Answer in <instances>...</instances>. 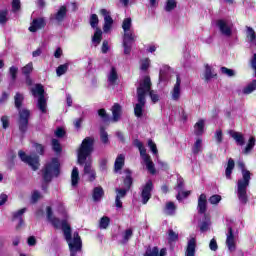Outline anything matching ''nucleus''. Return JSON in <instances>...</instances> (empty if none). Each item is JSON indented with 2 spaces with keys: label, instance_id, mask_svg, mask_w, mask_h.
<instances>
[{
  "label": "nucleus",
  "instance_id": "obj_63",
  "mask_svg": "<svg viewBox=\"0 0 256 256\" xmlns=\"http://www.w3.org/2000/svg\"><path fill=\"white\" fill-rule=\"evenodd\" d=\"M32 203H37V201H39V199H41V194L39 193V191L35 190L33 193H32Z\"/></svg>",
  "mask_w": 256,
  "mask_h": 256
},
{
  "label": "nucleus",
  "instance_id": "obj_22",
  "mask_svg": "<svg viewBox=\"0 0 256 256\" xmlns=\"http://www.w3.org/2000/svg\"><path fill=\"white\" fill-rule=\"evenodd\" d=\"M196 249H197V240L195 238H191L187 243L185 256H195Z\"/></svg>",
  "mask_w": 256,
  "mask_h": 256
},
{
  "label": "nucleus",
  "instance_id": "obj_11",
  "mask_svg": "<svg viewBox=\"0 0 256 256\" xmlns=\"http://www.w3.org/2000/svg\"><path fill=\"white\" fill-rule=\"evenodd\" d=\"M67 18V6H60L56 13L50 16L51 21H55L56 23H63Z\"/></svg>",
  "mask_w": 256,
  "mask_h": 256
},
{
  "label": "nucleus",
  "instance_id": "obj_53",
  "mask_svg": "<svg viewBox=\"0 0 256 256\" xmlns=\"http://www.w3.org/2000/svg\"><path fill=\"white\" fill-rule=\"evenodd\" d=\"M128 191L129 190H127V188H117L116 189V193H117L116 197H119V199H123L124 197L127 196Z\"/></svg>",
  "mask_w": 256,
  "mask_h": 256
},
{
  "label": "nucleus",
  "instance_id": "obj_50",
  "mask_svg": "<svg viewBox=\"0 0 256 256\" xmlns=\"http://www.w3.org/2000/svg\"><path fill=\"white\" fill-rule=\"evenodd\" d=\"M90 25L92 29H97V25H99V17L97 14H92L90 17Z\"/></svg>",
  "mask_w": 256,
  "mask_h": 256
},
{
  "label": "nucleus",
  "instance_id": "obj_19",
  "mask_svg": "<svg viewBox=\"0 0 256 256\" xmlns=\"http://www.w3.org/2000/svg\"><path fill=\"white\" fill-rule=\"evenodd\" d=\"M145 97H138V103L134 107V115L135 117L141 118L143 117V107H145Z\"/></svg>",
  "mask_w": 256,
  "mask_h": 256
},
{
  "label": "nucleus",
  "instance_id": "obj_46",
  "mask_svg": "<svg viewBox=\"0 0 256 256\" xmlns=\"http://www.w3.org/2000/svg\"><path fill=\"white\" fill-rule=\"evenodd\" d=\"M100 141L104 143V145H107V143H109V134H107V131H105L104 128H101L100 130Z\"/></svg>",
  "mask_w": 256,
  "mask_h": 256
},
{
  "label": "nucleus",
  "instance_id": "obj_51",
  "mask_svg": "<svg viewBox=\"0 0 256 256\" xmlns=\"http://www.w3.org/2000/svg\"><path fill=\"white\" fill-rule=\"evenodd\" d=\"M176 209H177V206H175V203L168 202L166 204V210L168 211V215H175Z\"/></svg>",
  "mask_w": 256,
  "mask_h": 256
},
{
  "label": "nucleus",
  "instance_id": "obj_1",
  "mask_svg": "<svg viewBox=\"0 0 256 256\" xmlns=\"http://www.w3.org/2000/svg\"><path fill=\"white\" fill-rule=\"evenodd\" d=\"M46 213L47 219L51 222L54 229H61L62 227L65 240L68 243L70 256H77L78 251L83 249V241L81 240V236H79V232L72 234L71 225H69L67 219L60 220L53 216V208L51 206H47Z\"/></svg>",
  "mask_w": 256,
  "mask_h": 256
},
{
  "label": "nucleus",
  "instance_id": "obj_62",
  "mask_svg": "<svg viewBox=\"0 0 256 256\" xmlns=\"http://www.w3.org/2000/svg\"><path fill=\"white\" fill-rule=\"evenodd\" d=\"M65 129L63 128H57L55 131V135L59 138V139H63V137H65Z\"/></svg>",
  "mask_w": 256,
  "mask_h": 256
},
{
  "label": "nucleus",
  "instance_id": "obj_42",
  "mask_svg": "<svg viewBox=\"0 0 256 256\" xmlns=\"http://www.w3.org/2000/svg\"><path fill=\"white\" fill-rule=\"evenodd\" d=\"M69 70V64H62L56 69V75L57 77H61L62 75H65L67 71Z\"/></svg>",
  "mask_w": 256,
  "mask_h": 256
},
{
  "label": "nucleus",
  "instance_id": "obj_64",
  "mask_svg": "<svg viewBox=\"0 0 256 256\" xmlns=\"http://www.w3.org/2000/svg\"><path fill=\"white\" fill-rule=\"evenodd\" d=\"M2 127L3 129H8L9 127V117L8 116H2L1 117Z\"/></svg>",
  "mask_w": 256,
  "mask_h": 256
},
{
  "label": "nucleus",
  "instance_id": "obj_49",
  "mask_svg": "<svg viewBox=\"0 0 256 256\" xmlns=\"http://www.w3.org/2000/svg\"><path fill=\"white\" fill-rule=\"evenodd\" d=\"M177 7V1L175 0H167L166 6H165V11H173Z\"/></svg>",
  "mask_w": 256,
  "mask_h": 256
},
{
  "label": "nucleus",
  "instance_id": "obj_56",
  "mask_svg": "<svg viewBox=\"0 0 256 256\" xmlns=\"http://www.w3.org/2000/svg\"><path fill=\"white\" fill-rule=\"evenodd\" d=\"M215 139H216V143L218 145H221V143H223V131L222 130H217L215 132V135H214Z\"/></svg>",
  "mask_w": 256,
  "mask_h": 256
},
{
  "label": "nucleus",
  "instance_id": "obj_17",
  "mask_svg": "<svg viewBox=\"0 0 256 256\" xmlns=\"http://www.w3.org/2000/svg\"><path fill=\"white\" fill-rule=\"evenodd\" d=\"M112 121H114V123H117L118 121H120L121 119V115H123V108L120 106L119 103H115L112 108Z\"/></svg>",
  "mask_w": 256,
  "mask_h": 256
},
{
  "label": "nucleus",
  "instance_id": "obj_28",
  "mask_svg": "<svg viewBox=\"0 0 256 256\" xmlns=\"http://www.w3.org/2000/svg\"><path fill=\"white\" fill-rule=\"evenodd\" d=\"M167 255V250L165 248H162L159 252V248L157 246L153 247L152 250H146L144 253V256H165Z\"/></svg>",
  "mask_w": 256,
  "mask_h": 256
},
{
  "label": "nucleus",
  "instance_id": "obj_5",
  "mask_svg": "<svg viewBox=\"0 0 256 256\" xmlns=\"http://www.w3.org/2000/svg\"><path fill=\"white\" fill-rule=\"evenodd\" d=\"M61 175V162L59 158L54 157L50 162L46 163L42 170V177L44 183H51L53 177H59Z\"/></svg>",
  "mask_w": 256,
  "mask_h": 256
},
{
  "label": "nucleus",
  "instance_id": "obj_8",
  "mask_svg": "<svg viewBox=\"0 0 256 256\" xmlns=\"http://www.w3.org/2000/svg\"><path fill=\"white\" fill-rule=\"evenodd\" d=\"M154 189L153 180H148L145 185L142 186V191L140 197L142 199V204L147 205L149 203V199L152 197V192Z\"/></svg>",
  "mask_w": 256,
  "mask_h": 256
},
{
  "label": "nucleus",
  "instance_id": "obj_59",
  "mask_svg": "<svg viewBox=\"0 0 256 256\" xmlns=\"http://www.w3.org/2000/svg\"><path fill=\"white\" fill-rule=\"evenodd\" d=\"M149 65H150V60L149 58H146L141 61L140 69L142 71H147L149 69Z\"/></svg>",
  "mask_w": 256,
  "mask_h": 256
},
{
  "label": "nucleus",
  "instance_id": "obj_52",
  "mask_svg": "<svg viewBox=\"0 0 256 256\" xmlns=\"http://www.w3.org/2000/svg\"><path fill=\"white\" fill-rule=\"evenodd\" d=\"M33 71V62L28 63L26 66L22 68L23 75L29 76L30 73Z\"/></svg>",
  "mask_w": 256,
  "mask_h": 256
},
{
  "label": "nucleus",
  "instance_id": "obj_61",
  "mask_svg": "<svg viewBox=\"0 0 256 256\" xmlns=\"http://www.w3.org/2000/svg\"><path fill=\"white\" fill-rule=\"evenodd\" d=\"M209 247L211 251H217L219 249V246L217 245V240L215 238H212L210 240Z\"/></svg>",
  "mask_w": 256,
  "mask_h": 256
},
{
  "label": "nucleus",
  "instance_id": "obj_21",
  "mask_svg": "<svg viewBox=\"0 0 256 256\" xmlns=\"http://www.w3.org/2000/svg\"><path fill=\"white\" fill-rule=\"evenodd\" d=\"M135 39H137V37H126L123 38V48H124V55H131V49H132V45L133 43H135Z\"/></svg>",
  "mask_w": 256,
  "mask_h": 256
},
{
  "label": "nucleus",
  "instance_id": "obj_35",
  "mask_svg": "<svg viewBox=\"0 0 256 256\" xmlns=\"http://www.w3.org/2000/svg\"><path fill=\"white\" fill-rule=\"evenodd\" d=\"M103 39V31H101L100 28H96V31L92 37V43L97 47L99 43H101V40Z\"/></svg>",
  "mask_w": 256,
  "mask_h": 256
},
{
  "label": "nucleus",
  "instance_id": "obj_2",
  "mask_svg": "<svg viewBox=\"0 0 256 256\" xmlns=\"http://www.w3.org/2000/svg\"><path fill=\"white\" fill-rule=\"evenodd\" d=\"M93 151H95V137L88 136L82 140L78 151H77V161L78 165H84V174H90L93 167V160H91V155H93ZM88 158V159H87Z\"/></svg>",
  "mask_w": 256,
  "mask_h": 256
},
{
  "label": "nucleus",
  "instance_id": "obj_18",
  "mask_svg": "<svg viewBox=\"0 0 256 256\" xmlns=\"http://www.w3.org/2000/svg\"><path fill=\"white\" fill-rule=\"evenodd\" d=\"M45 25L46 23L44 18H36L32 21L31 26L29 27V31H31V33H35L39 31V29H43Z\"/></svg>",
  "mask_w": 256,
  "mask_h": 256
},
{
  "label": "nucleus",
  "instance_id": "obj_6",
  "mask_svg": "<svg viewBox=\"0 0 256 256\" xmlns=\"http://www.w3.org/2000/svg\"><path fill=\"white\" fill-rule=\"evenodd\" d=\"M138 97H155V92L151 90V77L144 76L140 80L139 87L137 88Z\"/></svg>",
  "mask_w": 256,
  "mask_h": 256
},
{
  "label": "nucleus",
  "instance_id": "obj_39",
  "mask_svg": "<svg viewBox=\"0 0 256 256\" xmlns=\"http://www.w3.org/2000/svg\"><path fill=\"white\" fill-rule=\"evenodd\" d=\"M203 145V140L201 139V138H198L196 141H195V143H194V145H193V147H192V153L194 154V155H199V152L201 151V149H202V146Z\"/></svg>",
  "mask_w": 256,
  "mask_h": 256
},
{
  "label": "nucleus",
  "instance_id": "obj_41",
  "mask_svg": "<svg viewBox=\"0 0 256 256\" xmlns=\"http://www.w3.org/2000/svg\"><path fill=\"white\" fill-rule=\"evenodd\" d=\"M256 90V80H253L250 84H248L244 89L243 93L244 95H251L253 91Z\"/></svg>",
  "mask_w": 256,
  "mask_h": 256
},
{
  "label": "nucleus",
  "instance_id": "obj_58",
  "mask_svg": "<svg viewBox=\"0 0 256 256\" xmlns=\"http://www.w3.org/2000/svg\"><path fill=\"white\" fill-rule=\"evenodd\" d=\"M148 147L150 148L154 155H157V153L159 152L157 150V144H155V142H153L151 139L148 140Z\"/></svg>",
  "mask_w": 256,
  "mask_h": 256
},
{
  "label": "nucleus",
  "instance_id": "obj_37",
  "mask_svg": "<svg viewBox=\"0 0 256 256\" xmlns=\"http://www.w3.org/2000/svg\"><path fill=\"white\" fill-rule=\"evenodd\" d=\"M181 95V78L177 76L176 84L174 85L172 97H179Z\"/></svg>",
  "mask_w": 256,
  "mask_h": 256
},
{
  "label": "nucleus",
  "instance_id": "obj_30",
  "mask_svg": "<svg viewBox=\"0 0 256 256\" xmlns=\"http://www.w3.org/2000/svg\"><path fill=\"white\" fill-rule=\"evenodd\" d=\"M170 69H171V67H169L168 65H165L160 69L159 83H165V81H167V79L169 78V70Z\"/></svg>",
  "mask_w": 256,
  "mask_h": 256
},
{
  "label": "nucleus",
  "instance_id": "obj_9",
  "mask_svg": "<svg viewBox=\"0 0 256 256\" xmlns=\"http://www.w3.org/2000/svg\"><path fill=\"white\" fill-rule=\"evenodd\" d=\"M100 14L104 17V33H111V29H113V18L111 17V12L107 9H101Z\"/></svg>",
  "mask_w": 256,
  "mask_h": 256
},
{
  "label": "nucleus",
  "instance_id": "obj_25",
  "mask_svg": "<svg viewBox=\"0 0 256 256\" xmlns=\"http://www.w3.org/2000/svg\"><path fill=\"white\" fill-rule=\"evenodd\" d=\"M246 41L250 43V45H256V33L253 28L250 26H246Z\"/></svg>",
  "mask_w": 256,
  "mask_h": 256
},
{
  "label": "nucleus",
  "instance_id": "obj_45",
  "mask_svg": "<svg viewBox=\"0 0 256 256\" xmlns=\"http://www.w3.org/2000/svg\"><path fill=\"white\" fill-rule=\"evenodd\" d=\"M135 145L139 149L141 157H145L147 155V149L143 146V142L135 140Z\"/></svg>",
  "mask_w": 256,
  "mask_h": 256
},
{
  "label": "nucleus",
  "instance_id": "obj_14",
  "mask_svg": "<svg viewBox=\"0 0 256 256\" xmlns=\"http://www.w3.org/2000/svg\"><path fill=\"white\" fill-rule=\"evenodd\" d=\"M125 177H123V185L127 191H131V187H133V172L131 169L124 170Z\"/></svg>",
  "mask_w": 256,
  "mask_h": 256
},
{
  "label": "nucleus",
  "instance_id": "obj_7",
  "mask_svg": "<svg viewBox=\"0 0 256 256\" xmlns=\"http://www.w3.org/2000/svg\"><path fill=\"white\" fill-rule=\"evenodd\" d=\"M18 156L20 157L21 161L23 163H27V165H29L33 171H37L39 169V166L41 165L39 163V156H29L23 150H19Z\"/></svg>",
  "mask_w": 256,
  "mask_h": 256
},
{
  "label": "nucleus",
  "instance_id": "obj_31",
  "mask_svg": "<svg viewBox=\"0 0 256 256\" xmlns=\"http://www.w3.org/2000/svg\"><path fill=\"white\" fill-rule=\"evenodd\" d=\"M124 166H125V156L123 154H120L117 156L114 162V171L117 173V171H121V169H123Z\"/></svg>",
  "mask_w": 256,
  "mask_h": 256
},
{
  "label": "nucleus",
  "instance_id": "obj_13",
  "mask_svg": "<svg viewBox=\"0 0 256 256\" xmlns=\"http://www.w3.org/2000/svg\"><path fill=\"white\" fill-rule=\"evenodd\" d=\"M27 211V208H21L20 210L13 212L12 221L19 219V222L16 226V231H19L23 225H25V220H23V214Z\"/></svg>",
  "mask_w": 256,
  "mask_h": 256
},
{
  "label": "nucleus",
  "instance_id": "obj_20",
  "mask_svg": "<svg viewBox=\"0 0 256 256\" xmlns=\"http://www.w3.org/2000/svg\"><path fill=\"white\" fill-rule=\"evenodd\" d=\"M229 135L230 137H232V139H234L236 145H239L240 147H243V145H245V136H243V133L230 130Z\"/></svg>",
  "mask_w": 256,
  "mask_h": 256
},
{
  "label": "nucleus",
  "instance_id": "obj_36",
  "mask_svg": "<svg viewBox=\"0 0 256 256\" xmlns=\"http://www.w3.org/2000/svg\"><path fill=\"white\" fill-rule=\"evenodd\" d=\"M37 107L41 111V113H47V98L39 97Z\"/></svg>",
  "mask_w": 256,
  "mask_h": 256
},
{
  "label": "nucleus",
  "instance_id": "obj_12",
  "mask_svg": "<svg viewBox=\"0 0 256 256\" xmlns=\"http://www.w3.org/2000/svg\"><path fill=\"white\" fill-rule=\"evenodd\" d=\"M131 27H133L131 18H125L122 23V29L124 31L123 38L137 37V36H135V33L133 32V29H131Z\"/></svg>",
  "mask_w": 256,
  "mask_h": 256
},
{
  "label": "nucleus",
  "instance_id": "obj_26",
  "mask_svg": "<svg viewBox=\"0 0 256 256\" xmlns=\"http://www.w3.org/2000/svg\"><path fill=\"white\" fill-rule=\"evenodd\" d=\"M104 195L105 191L103 190V187L98 186L93 189L92 199L95 203H99V201L103 199Z\"/></svg>",
  "mask_w": 256,
  "mask_h": 256
},
{
  "label": "nucleus",
  "instance_id": "obj_57",
  "mask_svg": "<svg viewBox=\"0 0 256 256\" xmlns=\"http://www.w3.org/2000/svg\"><path fill=\"white\" fill-rule=\"evenodd\" d=\"M98 115L103 121H109V114H107V111L104 108L98 110Z\"/></svg>",
  "mask_w": 256,
  "mask_h": 256
},
{
  "label": "nucleus",
  "instance_id": "obj_34",
  "mask_svg": "<svg viewBox=\"0 0 256 256\" xmlns=\"http://www.w3.org/2000/svg\"><path fill=\"white\" fill-rule=\"evenodd\" d=\"M79 168L74 167L72 169V173H71V185L72 187H77V185H79Z\"/></svg>",
  "mask_w": 256,
  "mask_h": 256
},
{
  "label": "nucleus",
  "instance_id": "obj_29",
  "mask_svg": "<svg viewBox=\"0 0 256 256\" xmlns=\"http://www.w3.org/2000/svg\"><path fill=\"white\" fill-rule=\"evenodd\" d=\"M235 169V160L233 158L228 159L227 166L225 169V177L228 180H231L233 175V170Z\"/></svg>",
  "mask_w": 256,
  "mask_h": 256
},
{
  "label": "nucleus",
  "instance_id": "obj_60",
  "mask_svg": "<svg viewBox=\"0 0 256 256\" xmlns=\"http://www.w3.org/2000/svg\"><path fill=\"white\" fill-rule=\"evenodd\" d=\"M7 10H2L0 12V23L1 25H5L7 23Z\"/></svg>",
  "mask_w": 256,
  "mask_h": 256
},
{
  "label": "nucleus",
  "instance_id": "obj_16",
  "mask_svg": "<svg viewBox=\"0 0 256 256\" xmlns=\"http://www.w3.org/2000/svg\"><path fill=\"white\" fill-rule=\"evenodd\" d=\"M197 209L199 215H205L207 213V195L201 194L199 196Z\"/></svg>",
  "mask_w": 256,
  "mask_h": 256
},
{
  "label": "nucleus",
  "instance_id": "obj_48",
  "mask_svg": "<svg viewBox=\"0 0 256 256\" xmlns=\"http://www.w3.org/2000/svg\"><path fill=\"white\" fill-rule=\"evenodd\" d=\"M131 237H133V229H126L123 235L122 243H129V239H131Z\"/></svg>",
  "mask_w": 256,
  "mask_h": 256
},
{
  "label": "nucleus",
  "instance_id": "obj_40",
  "mask_svg": "<svg viewBox=\"0 0 256 256\" xmlns=\"http://www.w3.org/2000/svg\"><path fill=\"white\" fill-rule=\"evenodd\" d=\"M179 241V233L174 232L173 229L168 230V243H176Z\"/></svg>",
  "mask_w": 256,
  "mask_h": 256
},
{
  "label": "nucleus",
  "instance_id": "obj_27",
  "mask_svg": "<svg viewBox=\"0 0 256 256\" xmlns=\"http://www.w3.org/2000/svg\"><path fill=\"white\" fill-rule=\"evenodd\" d=\"M205 133V120L200 119L194 125V134L196 137H201Z\"/></svg>",
  "mask_w": 256,
  "mask_h": 256
},
{
  "label": "nucleus",
  "instance_id": "obj_55",
  "mask_svg": "<svg viewBox=\"0 0 256 256\" xmlns=\"http://www.w3.org/2000/svg\"><path fill=\"white\" fill-rule=\"evenodd\" d=\"M220 201H221V195L219 194L212 195L209 198V203H211V205H217L218 203H220Z\"/></svg>",
  "mask_w": 256,
  "mask_h": 256
},
{
  "label": "nucleus",
  "instance_id": "obj_23",
  "mask_svg": "<svg viewBox=\"0 0 256 256\" xmlns=\"http://www.w3.org/2000/svg\"><path fill=\"white\" fill-rule=\"evenodd\" d=\"M107 79L109 86L117 85V81H119V74H117V69L115 67L111 68L107 75Z\"/></svg>",
  "mask_w": 256,
  "mask_h": 256
},
{
  "label": "nucleus",
  "instance_id": "obj_54",
  "mask_svg": "<svg viewBox=\"0 0 256 256\" xmlns=\"http://www.w3.org/2000/svg\"><path fill=\"white\" fill-rule=\"evenodd\" d=\"M18 72H19V68H17L16 66H12L9 68V73L12 81H15V79H17Z\"/></svg>",
  "mask_w": 256,
  "mask_h": 256
},
{
  "label": "nucleus",
  "instance_id": "obj_32",
  "mask_svg": "<svg viewBox=\"0 0 256 256\" xmlns=\"http://www.w3.org/2000/svg\"><path fill=\"white\" fill-rule=\"evenodd\" d=\"M217 77V73L208 64L205 66L204 79L205 81H211V79Z\"/></svg>",
  "mask_w": 256,
  "mask_h": 256
},
{
  "label": "nucleus",
  "instance_id": "obj_44",
  "mask_svg": "<svg viewBox=\"0 0 256 256\" xmlns=\"http://www.w3.org/2000/svg\"><path fill=\"white\" fill-rule=\"evenodd\" d=\"M110 223H111V218H109L108 216H103L100 219V229H107Z\"/></svg>",
  "mask_w": 256,
  "mask_h": 256
},
{
  "label": "nucleus",
  "instance_id": "obj_24",
  "mask_svg": "<svg viewBox=\"0 0 256 256\" xmlns=\"http://www.w3.org/2000/svg\"><path fill=\"white\" fill-rule=\"evenodd\" d=\"M142 159L149 173H151V175H155V173H157V170H155V164H153V160H151V156H149V154H146L145 156H142Z\"/></svg>",
  "mask_w": 256,
  "mask_h": 256
},
{
  "label": "nucleus",
  "instance_id": "obj_3",
  "mask_svg": "<svg viewBox=\"0 0 256 256\" xmlns=\"http://www.w3.org/2000/svg\"><path fill=\"white\" fill-rule=\"evenodd\" d=\"M238 167L241 170L242 179H239L237 182V195L239 201L243 205H247V201H249V198L247 197V188L251 183V171L245 168V163L243 162H239Z\"/></svg>",
  "mask_w": 256,
  "mask_h": 256
},
{
  "label": "nucleus",
  "instance_id": "obj_38",
  "mask_svg": "<svg viewBox=\"0 0 256 256\" xmlns=\"http://www.w3.org/2000/svg\"><path fill=\"white\" fill-rule=\"evenodd\" d=\"M253 147H255V137H250L246 147L243 150L244 155H247L253 151Z\"/></svg>",
  "mask_w": 256,
  "mask_h": 256
},
{
  "label": "nucleus",
  "instance_id": "obj_47",
  "mask_svg": "<svg viewBox=\"0 0 256 256\" xmlns=\"http://www.w3.org/2000/svg\"><path fill=\"white\" fill-rule=\"evenodd\" d=\"M220 71H221L222 75H226L227 77H235V75H236L235 70L229 69L227 67H221Z\"/></svg>",
  "mask_w": 256,
  "mask_h": 256
},
{
  "label": "nucleus",
  "instance_id": "obj_10",
  "mask_svg": "<svg viewBox=\"0 0 256 256\" xmlns=\"http://www.w3.org/2000/svg\"><path fill=\"white\" fill-rule=\"evenodd\" d=\"M217 27L219 28V31L224 35L225 37H231L233 33V24L227 20H218L217 21Z\"/></svg>",
  "mask_w": 256,
  "mask_h": 256
},
{
  "label": "nucleus",
  "instance_id": "obj_4",
  "mask_svg": "<svg viewBox=\"0 0 256 256\" xmlns=\"http://www.w3.org/2000/svg\"><path fill=\"white\" fill-rule=\"evenodd\" d=\"M15 107L18 109L17 125L20 133L25 135L29 129V119H31V110L23 107V97H15Z\"/></svg>",
  "mask_w": 256,
  "mask_h": 256
},
{
  "label": "nucleus",
  "instance_id": "obj_15",
  "mask_svg": "<svg viewBox=\"0 0 256 256\" xmlns=\"http://www.w3.org/2000/svg\"><path fill=\"white\" fill-rule=\"evenodd\" d=\"M226 245L229 249V251H235V234H233V227H228V233L226 238Z\"/></svg>",
  "mask_w": 256,
  "mask_h": 256
},
{
  "label": "nucleus",
  "instance_id": "obj_43",
  "mask_svg": "<svg viewBox=\"0 0 256 256\" xmlns=\"http://www.w3.org/2000/svg\"><path fill=\"white\" fill-rule=\"evenodd\" d=\"M52 149H53V152L57 154L63 151V148L61 147V143L55 138L52 139Z\"/></svg>",
  "mask_w": 256,
  "mask_h": 256
},
{
  "label": "nucleus",
  "instance_id": "obj_33",
  "mask_svg": "<svg viewBox=\"0 0 256 256\" xmlns=\"http://www.w3.org/2000/svg\"><path fill=\"white\" fill-rule=\"evenodd\" d=\"M31 91L34 97H45V89L41 84H36Z\"/></svg>",
  "mask_w": 256,
  "mask_h": 256
}]
</instances>
